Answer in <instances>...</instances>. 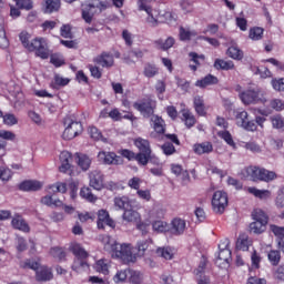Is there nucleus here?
<instances>
[{"instance_id":"4","label":"nucleus","mask_w":284,"mask_h":284,"mask_svg":"<svg viewBox=\"0 0 284 284\" xmlns=\"http://www.w3.org/2000/svg\"><path fill=\"white\" fill-rule=\"evenodd\" d=\"M105 8H108V6H105L103 1L90 0L82 7V19L85 21V23H92L94 14H101Z\"/></svg>"},{"instance_id":"61","label":"nucleus","mask_w":284,"mask_h":284,"mask_svg":"<svg viewBox=\"0 0 284 284\" xmlns=\"http://www.w3.org/2000/svg\"><path fill=\"white\" fill-rule=\"evenodd\" d=\"M19 39L23 45V48H26L28 50V48L30 47V44L32 43V41H30V39H32V36H30V33H28L27 31H22L19 34Z\"/></svg>"},{"instance_id":"8","label":"nucleus","mask_w":284,"mask_h":284,"mask_svg":"<svg viewBox=\"0 0 284 284\" xmlns=\"http://www.w3.org/2000/svg\"><path fill=\"white\" fill-rule=\"evenodd\" d=\"M27 50H29V52H36L37 57H40V59H48V57H50L48 42L43 38L33 39Z\"/></svg>"},{"instance_id":"63","label":"nucleus","mask_w":284,"mask_h":284,"mask_svg":"<svg viewBox=\"0 0 284 284\" xmlns=\"http://www.w3.org/2000/svg\"><path fill=\"white\" fill-rule=\"evenodd\" d=\"M50 254L53 256V258H58V261H63V258H65V251L60 247H52L50 250Z\"/></svg>"},{"instance_id":"31","label":"nucleus","mask_w":284,"mask_h":284,"mask_svg":"<svg viewBox=\"0 0 284 284\" xmlns=\"http://www.w3.org/2000/svg\"><path fill=\"white\" fill-rule=\"evenodd\" d=\"M171 172L172 174H175V176H179L182 181H187L190 179V173H187V170L183 169L180 164H171Z\"/></svg>"},{"instance_id":"38","label":"nucleus","mask_w":284,"mask_h":284,"mask_svg":"<svg viewBox=\"0 0 284 284\" xmlns=\"http://www.w3.org/2000/svg\"><path fill=\"white\" fill-rule=\"evenodd\" d=\"M95 272L100 274H109L110 273V261L108 260H99L94 264Z\"/></svg>"},{"instance_id":"57","label":"nucleus","mask_w":284,"mask_h":284,"mask_svg":"<svg viewBox=\"0 0 284 284\" xmlns=\"http://www.w3.org/2000/svg\"><path fill=\"white\" fill-rule=\"evenodd\" d=\"M151 154L152 152H140L135 155L134 159L140 165H148V161H150Z\"/></svg>"},{"instance_id":"30","label":"nucleus","mask_w":284,"mask_h":284,"mask_svg":"<svg viewBox=\"0 0 284 284\" xmlns=\"http://www.w3.org/2000/svg\"><path fill=\"white\" fill-rule=\"evenodd\" d=\"M219 78L212 74L204 77L202 80L195 82L196 88H207V85H216Z\"/></svg>"},{"instance_id":"19","label":"nucleus","mask_w":284,"mask_h":284,"mask_svg":"<svg viewBox=\"0 0 284 284\" xmlns=\"http://www.w3.org/2000/svg\"><path fill=\"white\" fill-rule=\"evenodd\" d=\"M122 220L125 223H141V213L133 209H125L122 214Z\"/></svg>"},{"instance_id":"6","label":"nucleus","mask_w":284,"mask_h":284,"mask_svg":"<svg viewBox=\"0 0 284 284\" xmlns=\"http://www.w3.org/2000/svg\"><path fill=\"white\" fill-rule=\"evenodd\" d=\"M219 250L220 252L215 260V265H217V267H222V270H225L230 267V261H232V251H230V240H222L219 245Z\"/></svg>"},{"instance_id":"37","label":"nucleus","mask_w":284,"mask_h":284,"mask_svg":"<svg viewBox=\"0 0 284 284\" xmlns=\"http://www.w3.org/2000/svg\"><path fill=\"white\" fill-rule=\"evenodd\" d=\"M114 203V207H116V210H128V207H130V197L128 196H116L113 200Z\"/></svg>"},{"instance_id":"53","label":"nucleus","mask_w":284,"mask_h":284,"mask_svg":"<svg viewBox=\"0 0 284 284\" xmlns=\"http://www.w3.org/2000/svg\"><path fill=\"white\" fill-rule=\"evenodd\" d=\"M267 258L271 263V265H278V263H281V252L276 251V250H272L268 252L267 254Z\"/></svg>"},{"instance_id":"52","label":"nucleus","mask_w":284,"mask_h":284,"mask_svg":"<svg viewBox=\"0 0 284 284\" xmlns=\"http://www.w3.org/2000/svg\"><path fill=\"white\" fill-rule=\"evenodd\" d=\"M270 231L272 232V234H274L277 241H284V226L270 224Z\"/></svg>"},{"instance_id":"12","label":"nucleus","mask_w":284,"mask_h":284,"mask_svg":"<svg viewBox=\"0 0 284 284\" xmlns=\"http://www.w3.org/2000/svg\"><path fill=\"white\" fill-rule=\"evenodd\" d=\"M133 108L138 110V112H140L142 116H145L146 119L150 116H154V102L152 101L135 102L133 104Z\"/></svg>"},{"instance_id":"48","label":"nucleus","mask_w":284,"mask_h":284,"mask_svg":"<svg viewBox=\"0 0 284 284\" xmlns=\"http://www.w3.org/2000/svg\"><path fill=\"white\" fill-rule=\"evenodd\" d=\"M263 32H265L263 28L254 27L250 29L248 37L252 39V41H261V39H263Z\"/></svg>"},{"instance_id":"34","label":"nucleus","mask_w":284,"mask_h":284,"mask_svg":"<svg viewBox=\"0 0 284 284\" xmlns=\"http://www.w3.org/2000/svg\"><path fill=\"white\" fill-rule=\"evenodd\" d=\"M276 179H278V175H276V172L261 168L260 181H264V183H270L272 181H276Z\"/></svg>"},{"instance_id":"3","label":"nucleus","mask_w":284,"mask_h":284,"mask_svg":"<svg viewBox=\"0 0 284 284\" xmlns=\"http://www.w3.org/2000/svg\"><path fill=\"white\" fill-rule=\"evenodd\" d=\"M236 92H240V99L245 105H250L252 103H267V98H265V93L258 89H247L241 92V85H236Z\"/></svg>"},{"instance_id":"7","label":"nucleus","mask_w":284,"mask_h":284,"mask_svg":"<svg viewBox=\"0 0 284 284\" xmlns=\"http://www.w3.org/2000/svg\"><path fill=\"white\" fill-rule=\"evenodd\" d=\"M64 131L62 133V139L65 141H71V139H74L79 136L83 132V125L81 122L73 121L70 118L64 119Z\"/></svg>"},{"instance_id":"1","label":"nucleus","mask_w":284,"mask_h":284,"mask_svg":"<svg viewBox=\"0 0 284 284\" xmlns=\"http://www.w3.org/2000/svg\"><path fill=\"white\" fill-rule=\"evenodd\" d=\"M105 252H110L112 258H119L122 263H134L136 255L132 253V244H120L110 235H102L100 237Z\"/></svg>"},{"instance_id":"16","label":"nucleus","mask_w":284,"mask_h":284,"mask_svg":"<svg viewBox=\"0 0 284 284\" xmlns=\"http://www.w3.org/2000/svg\"><path fill=\"white\" fill-rule=\"evenodd\" d=\"M61 10V0H43L42 1V12L44 14H52Z\"/></svg>"},{"instance_id":"64","label":"nucleus","mask_w":284,"mask_h":284,"mask_svg":"<svg viewBox=\"0 0 284 284\" xmlns=\"http://www.w3.org/2000/svg\"><path fill=\"white\" fill-rule=\"evenodd\" d=\"M271 85H272L273 90H275L276 92H284V79L283 78L273 79L271 81Z\"/></svg>"},{"instance_id":"25","label":"nucleus","mask_w":284,"mask_h":284,"mask_svg":"<svg viewBox=\"0 0 284 284\" xmlns=\"http://www.w3.org/2000/svg\"><path fill=\"white\" fill-rule=\"evenodd\" d=\"M174 248L171 246H162L156 250V255L165 261H172L174 258Z\"/></svg>"},{"instance_id":"28","label":"nucleus","mask_w":284,"mask_h":284,"mask_svg":"<svg viewBox=\"0 0 284 284\" xmlns=\"http://www.w3.org/2000/svg\"><path fill=\"white\" fill-rule=\"evenodd\" d=\"M214 146L210 142H202L193 145L195 154H210Z\"/></svg>"},{"instance_id":"14","label":"nucleus","mask_w":284,"mask_h":284,"mask_svg":"<svg viewBox=\"0 0 284 284\" xmlns=\"http://www.w3.org/2000/svg\"><path fill=\"white\" fill-rule=\"evenodd\" d=\"M241 174L243 179H248V181L256 183L261 179V168L254 165L246 166L242 170Z\"/></svg>"},{"instance_id":"15","label":"nucleus","mask_w":284,"mask_h":284,"mask_svg":"<svg viewBox=\"0 0 284 284\" xmlns=\"http://www.w3.org/2000/svg\"><path fill=\"white\" fill-rule=\"evenodd\" d=\"M94 63H97L101 68L110 69L114 67V55L112 53L103 52L94 58Z\"/></svg>"},{"instance_id":"10","label":"nucleus","mask_w":284,"mask_h":284,"mask_svg":"<svg viewBox=\"0 0 284 284\" xmlns=\"http://www.w3.org/2000/svg\"><path fill=\"white\" fill-rule=\"evenodd\" d=\"M98 161L103 165H123V158L114 152L100 151L98 153Z\"/></svg>"},{"instance_id":"17","label":"nucleus","mask_w":284,"mask_h":284,"mask_svg":"<svg viewBox=\"0 0 284 284\" xmlns=\"http://www.w3.org/2000/svg\"><path fill=\"white\" fill-rule=\"evenodd\" d=\"M186 224L184 220L181 219H174L171 223V226H169V232L173 236H181L185 232Z\"/></svg>"},{"instance_id":"5","label":"nucleus","mask_w":284,"mask_h":284,"mask_svg":"<svg viewBox=\"0 0 284 284\" xmlns=\"http://www.w3.org/2000/svg\"><path fill=\"white\" fill-rule=\"evenodd\" d=\"M22 267H29V270H33L36 272V281L38 282L52 281V270L48 266H41L39 261L27 260L22 264Z\"/></svg>"},{"instance_id":"9","label":"nucleus","mask_w":284,"mask_h":284,"mask_svg":"<svg viewBox=\"0 0 284 284\" xmlns=\"http://www.w3.org/2000/svg\"><path fill=\"white\" fill-rule=\"evenodd\" d=\"M212 207L215 214H223V212H225V207H227V193L216 191L212 197Z\"/></svg>"},{"instance_id":"26","label":"nucleus","mask_w":284,"mask_h":284,"mask_svg":"<svg viewBox=\"0 0 284 284\" xmlns=\"http://www.w3.org/2000/svg\"><path fill=\"white\" fill-rule=\"evenodd\" d=\"M181 114L182 121L186 125V128H194V125L196 124V118H194V114H192V112H190V110L187 109H182Z\"/></svg>"},{"instance_id":"44","label":"nucleus","mask_w":284,"mask_h":284,"mask_svg":"<svg viewBox=\"0 0 284 284\" xmlns=\"http://www.w3.org/2000/svg\"><path fill=\"white\" fill-rule=\"evenodd\" d=\"M78 165L79 168H81V170H90V165H92V160L85 154L78 155Z\"/></svg>"},{"instance_id":"39","label":"nucleus","mask_w":284,"mask_h":284,"mask_svg":"<svg viewBox=\"0 0 284 284\" xmlns=\"http://www.w3.org/2000/svg\"><path fill=\"white\" fill-rule=\"evenodd\" d=\"M242 148H244V150H247L248 152H252L253 154H261V152L263 151L261 149V145L255 141L242 142Z\"/></svg>"},{"instance_id":"43","label":"nucleus","mask_w":284,"mask_h":284,"mask_svg":"<svg viewBox=\"0 0 284 284\" xmlns=\"http://www.w3.org/2000/svg\"><path fill=\"white\" fill-rule=\"evenodd\" d=\"M266 229L267 224H264L262 222L253 221L250 224V232H252L253 234H263V232H265Z\"/></svg>"},{"instance_id":"36","label":"nucleus","mask_w":284,"mask_h":284,"mask_svg":"<svg viewBox=\"0 0 284 284\" xmlns=\"http://www.w3.org/2000/svg\"><path fill=\"white\" fill-rule=\"evenodd\" d=\"M251 245H252V241H250V237L247 235L242 234L239 236L236 242L237 250H242V252H247Z\"/></svg>"},{"instance_id":"29","label":"nucleus","mask_w":284,"mask_h":284,"mask_svg":"<svg viewBox=\"0 0 284 284\" xmlns=\"http://www.w3.org/2000/svg\"><path fill=\"white\" fill-rule=\"evenodd\" d=\"M192 39H199V33L195 30L180 28V41H192Z\"/></svg>"},{"instance_id":"58","label":"nucleus","mask_w":284,"mask_h":284,"mask_svg":"<svg viewBox=\"0 0 284 284\" xmlns=\"http://www.w3.org/2000/svg\"><path fill=\"white\" fill-rule=\"evenodd\" d=\"M49 190H51L53 194H57V192L65 194V192H68V186L65 185V183L57 182L55 184L50 185Z\"/></svg>"},{"instance_id":"18","label":"nucleus","mask_w":284,"mask_h":284,"mask_svg":"<svg viewBox=\"0 0 284 284\" xmlns=\"http://www.w3.org/2000/svg\"><path fill=\"white\" fill-rule=\"evenodd\" d=\"M104 225H109V227H114V222L110 219V213L105 210H100L98 212V227L99 230H103Z\"/></svg>"},{"instance_id":"11","label":"nucleus","mask_w":284,"mask_h":284,"mask_svg":"<svg viewBox=\"0 0 284 284\" xmlns=\"http://www.w3.org/2000/svg\"><path fill=\"white\" fill-rule=\"evenodd\" d=\"M146 12L145 22L150 28H156L160 23H163V12L158 9H149Z\"/></svg>"},{"instance_id":"55","label":"nucleus","mask_w":284,"mask_h":284,"mask_svg":"<svg viewBox=\"0 0 284 284\" xmlns=\"http://www.w3.org/2000/svg\"><path fill=\"white\" fill-rule=\"evenodd\" d=\"M80 196L85 199V201H89V203H94V201H97V197L92 194V190H90V187H82L80 191Z\"/></svg>"},{"instance_id":"49","label":"nucleus","mask_w":284,"mask_h":284,"mask_svg":"<svg viewBox=\"0 0 284 284\" xmlns=\"http://www.w3.org/2000/svg\"><path fill=\"white\" fill-rule=\"evenodd\" d=\"M270 121L275 130H284V118L281 114L272 115Z\"/></svg>"},{"instance_id":"35","label":"nucleus","mask_w":284,"mask_h":284,"mask_svg":"<svg viewBox=\"0 0 284 284\" xmlns=\"http://www.w3.org/2000/svg\"><path fill=\"white\" fill-rule=\"evenodd\" d=\"M213 67L215 70H234V62L232 60L216 59Z\"/></svg>"},{"instance_id":"46","label":"nucleus","mask_w":284,"mask_h":284,"mask_svg":"<svg viewBox=\"0 0 284 284\" xmlns=\"http://www.w3.org/2000/svg\"><path fill=\"white\" fill-rule=\"evenodd\" d=\"M153 232H158L159 234H163V232H170V225H168L163 221H154L152 223Z\"/></svg>"},{"instance_id":"56","label":"nucleus","mask_w":284,"mask_h":284,"mask_svg":"<svg viewBox=\"0 0 284 284\" xmlns=\"http://www.w3.org/2000/svg\"><path fill=\"white\" fill-rule=\"evenodd\" d=\"M129 283L133 284H140L141 281H143V277L141 276V272L129 270Z\"/></svg>"},{"instance_id":"50","label":"nucleus","mask_w":284,"mask_h":284,"mask_svg":"<svg viewBox=\"0 0 284 284\" xmlns=\"http://www.w3.org/2000/svg\"><path fill=\"white\" fill-rule=\"evenodd\" d=\"M248 114L247 111H237L235 115L236 125L239 128H244V125L247 123Z\"/></svg>"},{"instance_id":"47","label":"nucleus","mask_w":284,"mask_h":284,"mask_svg":"<svg viewBox=\"0 0 284 284\" xmlns=\"http://www.w3.org/2000/svg\"><path fill=\"white\" fill-rule=\"evenodd\" d=\"M70 83L69 78H64L62 75L55 74L53 78V82L51 83V88H63Z\"/></svg>"},{"instance_id":"2","label":"nucleus","mask_w":284,"mask_h":284,"mask_svg":"<svg viewBox=\"0 0 284 284\" xmlns=\"http://www.w3.org/2000/svg\"><path fill=\"white\" fill-rule=\"evenodd\" d=\"M69 250L75 256L72 264V270L74 272L81 273L90 270V265H88V262L85 261L90 254L88 251H85V248H83V246H81V244L73 242L70 244Z\"/></svg>"},{"instance_id":"42","label":"nucleus","mask_w":284,"mask_h":284,"mask_svg":"<svg viewBox=\"0 0 284 284\" xmlns=\"http://www.w3.org/2000/svg\"><path fill=\"white\" fill-rule=\"evenodd\" d=\"M226 54L231 58L234 59L235 61H241L243 59V51L240 50L236 45H231L227 49Z\"/></svg>"},{"instance_id":"40","label":"nucleus","mask_w":284,"mask_h":284,"mask_svg":"<svg viewBox=\"0 0 284 284\" xmlns=\"http://www.w3.org/2000/svg\"><path fill=\"white\" fill-rule=\"evenodd\" d=\"M134 145L140 152H152V149H150V141L143 138L135 139Z\"/></svg>"},{"instance_id":"54","label":"nucleus","mask_w":284,"mask_h":284,"mask_svg":"<svg viewBox=\"0 0 284 284\" xmlns=\"http://www.w3.org/2000/svg\"><path fill=\"white\" fill-rule=\"evenodd\" d=\"M162 23H168L169 26H174L176 23V14L170 11L162 12Z\"/></svg>"},{"instance_id":"22","label":"nucleus","mask_w":284,"mask_h":284,"mask_svg":"<svg viewBox=\"0 0 284 284\" xmlns=\"http://www.w3.org/2000/svg\"><path fill=\"white\" fill-rule=\"evenodd\" d=\"M248 194H253L256 199H261V201H267L270 196H272V191L270 190H258L254 186H250L247 189Z\"/></svg>"},{"instance_id":"33","label":"nucleus","mask_w":284,"mask_h":284,"mask_svg":"<svg viewBox=\"0 0 284 284\" xmlns=\"http://www.w3.org/2000/svg\"><path fill=\"white\" fill-rule=\"evenodd\" d=\"M193 103H194L195 112L200 116H205V114H207V112L205 111V101L203 100V97L196 95L193 100Z\"/></svg>"},{"instance_id":"60","label":"nucleus","mask_w":284,"mask_h":284,"mask_svg":"<svg viewBox=\"0 0 284 284\" xmlns=\"http://www.w3.org/2000/svg\"><path fill=\"white\" fill-rule=\"evenodd\" d=\"M130 270L118 271L113 277L114 283H124L128 281Z\"/></svg>"},{"instance_id":"24","label":"nucleus","mask_w":284,"mask_h":284,"mask_svg":"<svg viewBox=\"0 0 284 284\" xmlns=\"http://www.w3.org/2000/svg\"><path fill=\"white\" fill-rule=\"evenodd\" d=\"M251 216L253 221L257 223H264L265 225H267L270 221V216H267V213H265V211H263L262 209L253 210V212L251 213Z\"/></svg>"},{"instance_id":"23","label":"nucleus","mask_w":284,"mask_h":284,"mask_svg":"<svg viewBox=\"0 0 284 284\" xmlns=\"http://www.w3.org/2000/svg\"><path fill=\"white\" fill-rule=\"evenodd\" d=\"M12 227L14 230H20V232H30V226L26 223V220L21 215H14L11 221Z\"/></svg>"},{"instance_id":"59","label":"nucleus","mask_w":284,"mask_h":284,"mask_svg":"<svg viewBox=\"0 0 284 284\" xmlns=\"http://www.w3.org/2000/svg\"><path fill=\"white\" fill-rule=\"evenodd\" d=\"M159 74V69L155 65L146 64L144 67V77L148 79H152L153 77H156Z\"/></svg>"},{"instance_id":"27","label":"nucleus","mask_w":284,"mask_h":284,"mask_svg":"<svg viewBox=\"0 0 284 284\" xmlns=\"http://www.w3.org/2000/svg\"><path fill=\"white\" fill-rule=\"evenodd\" d=\"M189 57H190L192 63H194V64H190V69L193 72H196L199 65H201V63H203V61H205V55L204 54H199L196 52H190Z\"/></svg>"},{"instance_id":"62","label":"nucleus","mask_w":284,"mask_h":284,"mask_svg":"<svg viewBox=\"0 0 284 284\" xmlns=\"http://www.w3.org/2000/svg\"><path fill=\"white\" fill-rule=\"evenodd\" d=\"M175 42L176 41L174 40V38L169 37L165 41L159 40L156 43L162 50H170V48H172Z\"/></svg>"},{"instance_id":"51","label":"nucleus","mask_w":284,"mask_h":284,"mask_svg":"<svg viewBox=\"0 0 284 284\" xmlns=\"http://www.w3.org/2000/svg\"><path fill=\"white\" fill-rule=\"evenodd\" d=\"M132 59H143V52L140 49H135L133 51H130L126 57H124L125 63L130 65V63H134V60Z\"/></svg>"},{"instance_id":"41","label":"nucleus","mask_w":284,"mask_h":284,"mask_svg":"<svg viewBox=\"0 0 284 284\" xmlns=\"http://www.w3.org/2000/svg\"><path fill=\"white\" fill-rule=\"evenodd\" d=\"M217 136H220V139H223V141H225L227 145L233 148V150H236V142H234V139L232 138V133H230V131H220L217 132Z\"/></svg>"},{"instance_id":"45","label":"nucleus","mask_w":284,"mask_h":284,"mask_svg":"<svg viewBox=\"0 0 284 284\" xmlns=\"http://www.w3.org/2000/svg\"><path fill=\"white\" fill-rule=\"evenodd\" d=\"M155 3L156 0H138V10L140 12H148V10H152Z\"/></svg>"},{"instance_id":"13","label":"nucleus","mask_w":284,"mask_h":284,"mask_svg":"<svg viewBox=\"0 0 284 284\" xmlns=\"http://www.w3.org/2000/svg\"><path fill=\"white\" fill-rule=\"evenodd\" d=\"M89 183L93 190H103V173L99 170L91 171L89 173Z\"/></svg>"},{"instance_id":"20","label":"nucleus","mask_w":284,"mask_h":284,"mask_svg":"<svg viewBox=\"0 0 284 284\" xmlns=\"http://www.w3.org/2000/svg\"><path fill=\"white\" fill-rule=\"evenodd\" d=\"M22 192H37L43 187V183L36 180L24 181L19 185Z\"/></svg>"},{"instance_id":"32","label":"nucleus","mask_w":284,"mask_h":284,"mask_svg":"<svg viewBox=\"0 0 284 284\" xmlns=\"http://www.w3.org/2000/svg\"><path fill=\"white\" fill-rule=\"evenodd\" d=\"M40 203L42 205H47V207H61L63 205V202L52 195H45L41 199Z\"/></svg>"},{"instance_id":"21","label":"nucleus","mask_w":284,"mask_h":284,"mask_svg":"<svg viewBox=\"0 0 284 284\" xmlns=\"http://www.w3.org/2000/svg\"><path fill=\"white\" fill-rule=\"evenodd\" d=\"M151 125L156 132V134H164L165 133V121H163V118L159 115H152L151 116Z\"/></svg>"}]
</instances>
